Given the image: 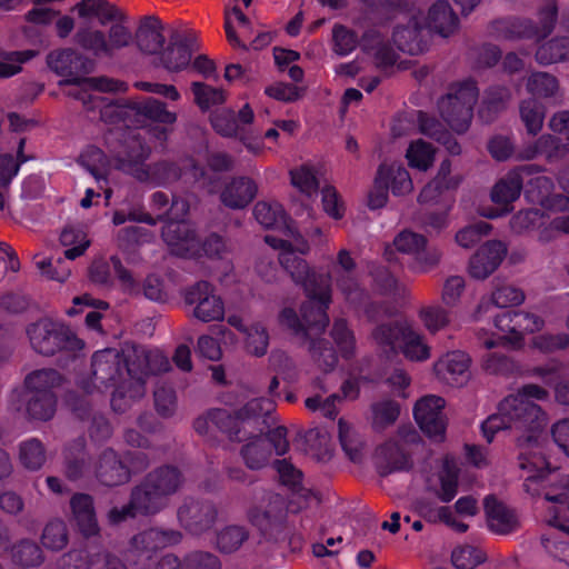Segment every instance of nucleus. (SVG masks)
Segmentation results:
<instances>
[{"instance_id":"obj_1","label":"nucleus","mask_w":569,"mask_h":569,"mask_svg":"<svg viewBox=\"0 0 569 569\" xmlns=\"http://www.w3.org/2000/svg\"><path fill=\"white\" fill-rule=\"evenodd\" d=\"M549 399L547 389L527 383L521 386L517 393L509 395L498 406V412L489 416L481 423L483 438L492 442L497 432L506 429L522 430L517 438L518 466L528 475L526 486L542 480L551 473L550 462L547 460L541 445V432L546 426V417L541 407L532 400L546 401Z\"/></svg>"},{"instance_id":"obj_2","label":"nucleus","mask_w":569,"mask_h":569,"mask_svg":"<svg viewBox=\"0 0 569 569\" xmlns=\"http://www.w3.org/2000/svg\"><path fill=\"white\" fill-rule=\"evenodd\" d=\"M112 150L114 151L117 167L141 182L168 186L190 173L194 181L207 187L212 184V179L208 176L207 169L192 158L163 159L147 166L146 160L150 156V147L141 137H134L130 132L126 136L124 141Z\"/></svg>"},{"instance_id":"obj_3","label":"nucleus","mask_w":569,"mask_h":569,"mask_svg":"<svg viewBox=\"0 0 569 569\" xmlns=\"http://www.w3.org/2000/svg\"><path fill=\"white\" fill-rule=\"evenodd\" d=\"M169 369L170 362L160 351L127 343L120 351L108 348L93 353L91 383L99 391H104L133 376L158 375Z\"/></svg>"},{"instance_id":"obj_4","label":"nucleus","mask_w":569,"mask_h":569,"mask_svg":"<svg viewBox=\"0 0 569 569\" xmlns=\"http://www.w3.org/2000/svg\"><path fill=\"white\" fill-rule=\"evenodd\" d=\"M280 264L296 283L302 286L309 298L300 308L305 335L325 332L330 321L327 312L331 303L330 274L311 270L307 261L292 251L281 254Z\"/></svg>"},{"instance_id":"obj_5","label":"nucleus","mask_w":569,"mask_h":569,"mask_svg":"<svg viewBox=\"0 0 569 569\" xmlns=\"http://www.w3.org/2000/svg\"><path fill=\"white\" fill-rule=\"evenodd\" d=\"M272 410V402L266 398L251 399L233 412L224 408H212L194 419L193 429L209 440L213 438V430H217L231 442H242L250 438L244 423H258L260 419L266 423Z\"/></svg>"},{"instance_id":"obj_6","label":"nucleus","mask_w":569,"mask_h":569,"mask_svg":"<svg viewBox=\"0 0 569 569\" xmlns=\"http://www.w3.org/2000/svg\"><path fill=\"white\" fill-rule=\"evenodd\" d=\"M92 93L87 90H77L70 92V96L82 101L87 111L98 112L99 118L107 124L113 126L104 134L106 146L114 159V151L121 144L126 136L132 133L134 137H141L139 131L134 130L131 101L123 99H109L101 94Z\"/></svg>"},{"instance_id":"obj_7","label":"nucleus","mask_w":569,"mask_h":569,"mask_svg":"<svg viewBox=\"0 0 569 569\" xmlns=\"http://www.w3.org/2000/svg\"><path fill=\"white\" fill-rule=\"evenodd\" d=\"M538 22L528 18L507 17L490 24V33L498 39H529L540 41L549 37L558 21L557 0H543L538 10Z\"/></svg>"},{"instance_id":"obj_8","label":"nucleus","mask_w":569,"mask_h":569,"mask_svg":"<svg viewBox=\"0 0 569 569\" xmlns=\"http://www.w3.org/2000/svg\"><path fill=\"white\" fill-rule=\"evenodd\" d=\"M26 331L32 349L46 357L63 352L74 358L84 347L83 340L69 326L50 318L30 323Z\"/></svg>"},{"instance_id":"obj_9","label":"nucleus","mask_w":569,"mask_h":569,"mask_svg":"<svg viewBox=\"0 0 569 569\" xmlns=\"http://www.w3.org/2000/svg\"><path fill=\"white\" fill-rule=\"evenodd\" d=\"M47 64L56 74L63 78L62 84H89L96 91H113L114 82L107 78H87L94 70L92 59L71 48L53 50L47 56Z\"/></svg>"},{"instance_id":"obj_10","label":"nucleus","mask_w":569,"mask_h":569,"mask_svg":"<svg viewBox=\"0 0 569 569\" xmlns=\"http://www.w3.org/2000/svg\"><path fill=\"white\" fill-rule=\"evenodd\" d=\"M479 90L472 79L463 80L450 88L438 101L442 120L457 133H465L473 117V107L478 101Z\"/></svg>"},{"instance_id":"obj_11","label":"nucleus","mask_w":569,"mask_h":569,"mask_svg":"<svg viewBox=\"0 0 569 569\" xmlns=\"http://www.w3.org/2000/svg\"><path fill=\"white\" fill-rule=\"evenodd\" d=\"M264 505H254L248 510L249 522L258 529L261 537L271 542L287 541L290 536L288 509L281 497L272 492L263 496Z\"/></svg>"},{"instance_id":"obj_12","label":"nucleus","mask_w":569,"mask_h":569,"mask_svg":"<svg viewBox=\"0 0 569 569\" xmlns=\"http://www.w3.org/2000/svg\"><path fill=\"white\" fill-rule=\"evenodd\" d=\"M495 327L503 333L499 337V343L510 345L515 348L522 346L523 336L542 329L545 321L541 317L526 311L501 310L493 315ZM487 349L498 346L495 339H487L483 342Z\"/></svg>"},{"instance_id":"obj_13","label":"nucleus","mask_w":569,"mask_h":569,"mask_svg":"<svg viewBox=\"0 0 569 569\" xmlns=\"http://www.w3.org/2000/svg\"><path fill=\"white\" fill-rule=\"evenodd\" d=\"M546 169L543 166L527 163L515 167L500 178L491 189L490 197L493 203L502 206V213H509L521 194L525 178L539 174Z\"/></svg>"},{"instance_id":"obj_14","label":"nucleus","mask_w":569,"mask_h":569,"mask_svg":"<svg viewBox=\"0 0 569 569\" xmlns=\"http://www.w3.org/2000/svg\"><path fill=\"white\" fill-rule=\"evenodd\" d=\"M218 517L216 505L206 499L187 497L177 511L180 526L189 533L199 536L210 530Z\"/></svg>"},{"instance_id":"obj_15","label":"nucleus","mask_w":569,"mask_h":569,"mask_svg":"<svg viewBox=\"0 0 569 569\" xmlns=\"http://www.w3.org/2000/svg\"><path fill=\"white\" fill-rule=\"evenodd\" d=\"M184 302L193 306V316L202 322L219 321L224 318L222 299L214 293V287L200 280L186 289Z\"/></svg>"},{"instance_id":"obj_16","label":"nucleus","mask_w":569,"mask_h":569,"mask_svg":"<svg viewBox=\"0 0 569 569\" xmlns=\"http://www.w3.org/2000/svg\"><path fill=\"white\" fill-rule=\"evenodd\" d=\"M550 469L551 473L547 475L542 480L530 482L529 489L526 485L525 487L528 492L543 495L547 501L558 505L551 525L569 533V478H561L560 491L556 493L551 488L548 489L547 487L551 479H558L559 473L557 468L550 466Z\"/></svg>"},{"instance_id":"obj_17","label":"nucleus","mask_w":569,"mask_h":569,"mask_svg":"<svg viewBox=\"0 0 569 569\" xmlns=\"http://www.w3.org/2000/svg\"><path fill=\"white\" fill-rule=\"evenodd\" d=\"M443 398L429 395L419 399L413 407V418L420 430L430 439L442 441L446 433Z\"/></svg>"},{"instance_id":"obj_18","label":"nucleus","mask_w":569,"mask_h":569,"mask_svg":"<svg viewBox=\"0 0 569 569\" xmlns=\"http://www.w3.org/2000/svg\"><path fill=\"white\" fill-rule=\"evenodd\" d=\"M398 251L412 256L411 268L416 272H427L439 261V253L436 250H428L425 236L405 230L393 240Z\"/></svg>"},{"instance_id":"obj_19","label":"nucleus","mask_w":569,"mask_h":569,"mask_svg":"<svg viewBox=\"0 0 569 569\" xmlns=\"http://www.w3.org/2000/svg\"><path fill=\"white\" fill-rule=\"evenodd\" d=\"M182 535L174 529L149 528L134 535L130 541V551L138 558L150 560L158 550L181 541Z\"/></svg>"},{"instance_id":"obj_20","label":"nucleus","mask_w":569,"mask_h":569,"mask_svg":"<svg viewBox=\"0 0 569 569\" xmlns=\"http://www.w3.org/2000/svg\"><path fill=\"white\" fill-rule=\"evenodd\" d=\"M94 475L106 487H118L131 480V470L112 448L103 449L98 456Z\"/></svg>"},{"instance_id":"obj_21","label":"nucleus","mask_w":569,"mask_h":569,"mask_svg":"<svg viewBox=\"0 0 569 569\" xmlns=\"http://www.w3.org/2000/svg\"><path fill=\"white\" fill-rule=\"evenodd\" d=\"M9 405L16 411L24 410L31 420L48 421L56 412L57 396L56 393L38 392L34 395H19L11 392Z\"/></svg>"},{"instance_id":"obj_22","label":"nucleus","mask_w":569,"mask_h":569,"mask_svg":"<svg viewBox=\"0 0 569 569\" xmlns=\"http://www.w3.org/2000/svg\"><path fill=\"white\" fill-rule=\"evenodd\" d=\"M194 43L196 34L193 32L174 30L170 36L169 44L161 51L162 66L174 72L186 69L191 62Z\"/></svg>"},{"instance_id":"obj_23","label":"nucleus","mask_w":569,"mask_h":569,"mask_svg":"<svg viewBox=\"0 0 569 569\" xmlns=\"http://www.w3.org/2000/svg\"><path fill=\"white\" fill-rule=\"evenodd\" d=\"M471 359L460 350L451 351L442 356L435 363V373L445 383L452 387L463 386L469 377Z\"/></svg>"},{"instance_id":"obj_24","label":"nucleus","mask_w":569,"mask_h":569,"mask_svg":"<svg viewBox=\"0 0 569 569\" xmlns=\"http://www.w3.org/2000/svg\"><path fill=\"white\" fill-rule=\"evenodd\" d=\"M507 248L499 240L483 243L470 258L469 274L475 279L488 278L502 262Z\"/></svg>"},{"instance_id":"obj_25","label":"nucleus","mask_w":569,"mask_h":569,"mask_svg":"<svg viewBox=\"0 0 569 569\" xmlns=\"http://www.w3.org/2000/svg\"><path fill=\"white\" fill-rule=\"evenodd\" d=\"M429 31L412 17L406 26H397L392 32L395 46L410 56H418L428 50Z\"/></svg>"},{"instance_id":"obj_26","label":"nucleus","mask_w":569,"mask_h":569,"mask_svg":"<svg viewBox=\"0 0 569 569\" xmlns=\"http://www.w3.org/2000/svg\"><path fill=\"white\" fill-rule=\"evenodd\" d=\"M72 519L81 536L96 537L100 532L93 497L84 492H76L70 498Z\"/></svg>"},{"instance_id":"obj_27","label":"nucleus","mask_w":569,"mask_h":569,"mask_svg":"<svg viewBox=\"0 0 569 569\" xmlns=\"http://www.w3.org/2000/svg\"><path fill=\"white\" fill-rule=\"evenodd\" d=\"M569 153V142L552 134H542L536 141L525 146L516 153L517 160H533L543 156L550 163L563 159Z\"/></svg>"},{"instance_id":"obj_28","label":"nucleus","mask_w":569,"mask_h":569,"mask_svg":"<svg viewBox=\"0 0 569 569\" xmlns=\"http://www.w3.org/2000/svg\"><path fill=\"white\" fill-rule=\"evenodd\" d=\"M159 218L166 219V224L161 231L163 241L177 253L188 257L190 250L194 247L196 233L183 221L177 220L168 211L160 214Z\"/></svg>"},{"instance_id":"obj_29","label":"nucleus","mask_w":569,"mask_h":569,"mask_svg":"<svg viewBox=\"0 0 569 569\" xmlns=\"http://www.w3.org/2000/svg\"><path fill=\"white\" fill-rule=\"evenodd\" d=\"M161 20L156 16H146L141 19L133 42L139 50L147 54H156L163 50L164 36Z\"/></svg>"},{"instance_id":"obj_30","label":"nucleus","mask_w":569,"mask_h":569,"mask_svg":"<svg viewBox=\"0 0 569 569\" xmlns=\"http://www.w3.org/2000/svg\"><path fill=\"white\" fill-rule=\"evenodd\" d=\"M487 525L490 531L498 535H508L518 527V520L512 510L489 495L483 500Z\"/></svg>"},{"instance_id":"obj_31","label":"nucleus","mask_w":569,"mask_h":569,"mask_svg":"<svg viewBox=\"0 0 569 569\" xmlns=\"http://www.w3.org/2000/svg\"><path fill=\"white\" fill-rule=\"evenodd\" d=\"M131 106L136 131H138L147 120L164 124H172L177 120L176 113L168 111L164 102L153 98H147L138 102L131 101Z\"/></svg>"},{"instance_id":"obj_32","label":"nucleus","mask_w":569,"mask_h":569,"mask_svg":"<svg viewBox=\"0 0 569 569\" xmlns=\"http://www.w3.org/2000/svg\"><path fill=\"white\" fill-rule=\"evenodd\" d=\"M150 375L133 376V378L112 387L113 391L110 399L112 410L118 413H123L131 407L133 401L142 398L146 393V379Z\"/></svg>"},{"instance_id":"obj_33","label":"nucleus","mask_w":569,"mask_h":569,"mask_svg":"<svg viewBox=\"0 0 569 569\" xmlns=\"http://www.w3.org/2000/svg\"><path fill=\"white\" fill-rule=\"evenodd\" d=\"M257 183L248 177L233 178L221 191V202L230 209H243L256 198Z\"/></svg>"},{"instance_id":"obj_34","label":"nucleus","mask_w":569,"mask_h":569,"mask_svg":"<svg viewBox=\"0 0 569 569\" xmlns=\"http://www.w3.org/2000/svg\"><path fill=\"white\" fill-rule=\"evenodd\" d=\"M459 27V18L446 0H438L428 11L426 28L428 31L447 38Z\"/></svg>"},{"instance_id":"obj_35","label":"nucleus","mask_w":569,"mask_h":569,"mask_svg":"<svg viewBox=\"0 0 569 569\" xmlns=\"http://www.w3.org/2000/svg\"><path fill=\"white\" fill-rule=\"evenodd\" d=\"M130 498L140 516H153L167 507L168 501L144 477L130 491Z\"/></svg>"},{"instance_id":"obj_36","label":"nucleus","mask_w":569,"mask_h":569,"mask_svg":"<svg viewBox=\"0 0 569 569\" xmlns=\"http://www.w3.org/2000/svg\"><path fill=\"white\" fill-rule=\"evenodd\" d=\"M144 477L167 501L168 498L177 493L184 483V475L182 471L177 466L170 463L154 468Z\"/></svg>"},{"instance_id":"obj_37","label":"nucleus","mask_w":569,"mask_h":569,"mask_svg":"<svg viewBox=\"0 0 569 569\" xmlns=\"http://www.w3.org/2000/svg\"><path fill=\"white\" fill-rule=\"evenodd\" d=\"M61 382L62 376L58 370L51 368L38 369L27 375L22 388L13 389L12 392H19V395H34L44 391L54 393L53 389L59 387Z\"/></svg>"},{"instance_id":"obj_38","label":"nucleus","mask_w":569,"mask_h":569,"mask_svg":"<svg viewBox=\"0 0 569 569\" xmlns=\"http://www.w3.org/2000/svg\"><path fill=\"white\" fill-rule=\"evenodd\" d=\"M409 327L410 325L407 321L401 320L382 322L373 328L371 337L386 352H393L396 347L401 345Z\"/></svg>"},{"instance_id":"obj_39","label":"nucleus","mask_w":569,"mask_h":569,"mask_svg":"<svg viewBox=\"0 0 569 569\" xmlns=\"http://www.w3.org/2000/svg\"><path fill=\"white\" fill-rule=\"evenodd\" d=\"M510 97L511 92L505 86L489 87L483 94L478 110L481 121L485 123H491L497 116L506 109Z\"/></svg>"},{"instance_id":"obj_40","label":"nucleus","mask_w":569,"mask_h":569,"mask_svg":"<svg viewBox=\"0 0 569 569\" xmlns=\"http://www.w3.org/2000/svg\"><path fill=\"white\" fill-rule=\"evenodd\" d=\"M11 561L23 568L40 567L44 561V556L40 546L29 538H22L11 545Z\"/></svg>"},{"instance_id":"obj_41","label":"nucleus","mask_w":569,"mask_h":569,"mask_svg":"<svg viewBox=\"0 0 569 569\" xmlns=\"http://www.w3.org/2000/svg\"><path fill=\"white\" fill-rule=\"evenodd\" d=\"M377 456L385 461L383 475L409 471L412 468V460L403 449L393 441H387L378 447Z\"/></svg>"},{"instance_id":"obj_42","label":"nucleus","mask_w":569,"mask_h":569,"mask_svg":"<svg viewBox=\"0 0 569 569\" xmlns=\"http://www.w3.org/2000/svg\"><path fill=\"white\" fill-rule=\"evenodd\" d=\"M535 57L541 66L569 61V37H555L540 44Z\"/></svg>"},{"instance_id":"obj_43","label":"nucleus","mask_w":569,"mask_h":569,"mask_svg":"<svg viewBox=\"0 0 569 569\" xmlns=\"http://www.w3.org/2000/svg\"><path fill=\"white\" fill-rule=\"evenodd\" d=\"M253 216L259 224L266 229H281L287 227V213L279 202L259 201L253 208Z\"/></svg>"},{"instance_id":"obj_44","label":"nucleus","mask_w":569,"mask_h":569,"mask_svg":"<svg viewBox=\"0 0 569 569\" xmlns=\"http://www.w3.org/2000/svg\"><path fill=\"white\" fill-rule=\"evenodd\" d=\"M240 456L247 468L260 470L268 465L271 457V448L264 439L256 437L252 441L242 446Z\"/></svg>"},{"instance_id":"obj_45","label":"nucleus","mask_w":569,"mask_h":569,"mask_svg":"<svg viewBox=\"0 0 569 569\" xmlns=\"http://www.w3.org/2000/svg\"><path fill=\"white\" fill-rule=\"evenodd\" d=\"M86 440L77 438L66 449V475L70 480H78L83 477L87 470Z\"/></svg>"},{"instance_id":"obj_46","label":"nucleus","mask_w":569,"mask_h":569,"mask_svg":"<svg viewBox=\"0 0 569 569\" xmlns=\"http://www.w3.org/2000/svg\"><path fill=\"white\" fill-rule=\"evenodd\" d=\"M525 300L522 290L513 286H501L496 288L491 293L489 300L482 299L478 306V312L487 311L489 305H492L501 310H507L508 307L518 306Z\"/></svg>"},{"instance_id":"obj_47","label":"nucleus","mask_w":569,"mask_h":569,"mask_svg":"<svg viewBox=\"0 0 569 569\" xmlns=\"http://www.w3.org/2000/svg\"><path fill=\"white\" fill-rule=\"evenodd\" d=\"M74 42L96 58H108L107 37L101 30L80 28L74 34Z\"/></svg>"},{"instance_id":"obj_48","label":"nucleus","mask_w":569,"mask_h":569,"mask_svg":"<svg viewBox=\"0 0 569 569\" xmlns=\"http://www.w3.org/2000/svg\"><path fill=\"white\" fill-rule=\"evenodd\" d=\"M38 50L0 51V80L9 79L22 70V64L38 56Z\"/></svg>"},{"instance_id":"obj_49","label":"nucleus","mask_w":569,"mask_h":569,"mask_svg":"<svg viewBox=\"0 0 569 569\" xmlns=\"http://www.w3.org/2000/svg\"><path fill=\"white\" fill-rule=\"evenodd\" d=\"M520 118L529 134L536 136L542 128L545 120V107L543 104L535 99L529 98L521 101Z\"/></svg>"},{"instance_id":"obj_50","label":"nucleus","mask_w":569,"mask_h":569,"mask_svg":"<svg viewBox=\"0 0 569 569\" xmlns=\"http://www.w3.org/2000/svg\"><path fill=\"white\" fill-rule=\"evenodd\" d=\"M69 542L67 525L61 519L49 521L41 533L42 546L51 551L62 550Z\"/></svg>"},{"instance_id":"obj_51","label":"nucleus","mask_w":569,"mask_h":569,"mask_svg":"<svg viewBox=\"0 0 569 569\" xmlns=\"http://www.w3.org/2000/svg\"><path fill=\"white\" fill-rule=\"evenodd\" d=\"M379 168H383L385 179L389 190L395 196H403L412 190V180L408 170L400 164L381 163Z\"/></svg>"},{"instance_id":"obj_52","label":"nucleus","mask_w":569,"mask_h":569,"mask_svg":"<svg viewBox=\"0 0 569 569\" xmlns=\"http://www.w3.org/2000/svg\"><path fill=\"white\" fill-rule=\"evenodd\" d=\"M249 538V532L243 526L230 525L217 533L216 545L220 552L231 553L237 551Z\"/></svg>"},{"instance_id":"obj_53","label":"nucleus","mask_w":569,"mask_h":569,"mask_svg":"<svg viewBox=\"0 0 569 569\" xmlns=\"http://www.w3.org/2000/svg\"><path fill=\"white\" fill-rule=\"evenodd\" d=\"M226 250V241L222 236L211 232L203 239L194 237V247L189 252L190 258L207 257L210 259L221 258Z\"/></svg>"},{"instance_id":"obj_54","label":"nucleus","mask_w":569,"mask_h":569,"mask_svg":"<svg viewBox=\"0 0 569 569\" xmlns=\"http://www.w3.org/2000/svg\"><path fill=\"white\" fill-rule=\"evenodd\" d=\"M19 459L21 465L29 470H39L46 461V449L37 438H30L20 443Z\"/></svg>"},{"instance_id":"obj_55","label":"nucleus","mask_w":569,"mask_h":569,"mask_svg":"<svg viewBox=\"0 0 569 569\" xmlns=\"http://www.w3.org/2000/svg\"><path fill=\"white\" fill-rule=\"evenodd\" d=\"M408 164L420 171L428 170L435 160V149L431 143L421 139L412 141L406 152Z\"/></svg>"},{"instance_id":"obj_56","label":"nucleus","mask_w":569,"mask_h":569,"mask_svg":"<svg viewBox=\"0 0 569 569\" xmlns=\"http://www.w3.org/2000/svg\"><path fill=\"white\" fill-rule=\"evenodd\" d=\"M309 350L313 360L323 371L329 372L337 366L338 356L330 341L323 338L311 340Z\"/></svg>"},{"instance_id":"obj_57","label":"nucleus","mask_w":569,"mask_h":569,"mask_svg":"<svg viewBox=\"0 0 569 569\" xmlns=\"http://www.w3.org/2000/svg\"><path fill=\"white\" fill-rule=\"evenodd\" d=\"M400 348L403 356L409 360L423 361L430 356V349L423 342L422 336L416 332L411 327L407 330Z\"/></svg>"},{"instance_id":"obj_58","label":"nucleus","mask_w":569,"mask_h":569,"mask_svg":"<svg viewBox=\"0 0 569 569\" xmlns=\"http://www.w3.org/2000/svg\"><path fill=\"white\" fill-rule=\"evenodd\" d=\"M191 90L194 96V102L203 111L209 110L212 106L222 104L226 100L222 89L211 87L203 82H192Z\"/></svg>"},{"instance_id":"obj_59","label":"nucleus","mask_w":569,"mask_h":569,"mask_svg":"<svg viewBox=\"0 0 569 569\" xmlns=\"http://www.w3.org/2000/svg\"><path fill=\"white\" fill-rule=\"evenodd\" d=\"M331 337L345 359H350L355 353L356 339L346 319L335 320Z\"/></svg>"},{"instance_id":"obj_60","label":"nucleus","mask_w":569,"mask_h":569,"mask_svg":"<svg viewBox=\"0 0 569 569\" xmlns=\"http://www.w3.org/2000/svg\"><path fill=\"white\" fill-rule=\"evenodd\" d=\"M246 350L254 357H263L269 347V333L267 328L260 323H252L246 332Z\"/></svg>"},{"instance_id":"obj_61","label":"nucleus","mask_w":569,"mask_h":569,"mask_svg":"<svg viewBox=\"0 0 569 569\" xmlns=\"http://www.w3.org/2000/svg\"><path fill=\"white\" fill-rule=\"evenodd\" d=\"M332 50L339 57L350 54L358 46V34L355 30L337 23L332 28Z\"/></svg>"},{"instance_id":"obj_62","label":"nucleus","mask_w":569,"mask_h":569,"mask_svg":"<svg viewBox=\"0 0 569 569\" xmlns=\"http://www.w3.org/2000/svg\"><path fill=\"white\" fill-rule=\"evenodd\" d=\"M526 87L533 96L552 97L558 90V80L547 72H533L528 78Z\"/></svg>"},{"instance_id":"obj_63","label":"nucleus","mask_w":569,"mask_h":569,"mask_svg":"<svg viewBox=\"0 0 569 569\" xmlns=\"http://www.w3.org/2000/svg\"><path fill=\"white\" fill-rule=\"evenodd\" d=\"M133 42V36L123 22L113 23L108 30L107 48L108 58H113L116 53Z\"/></svg>"},{"instance_id":"obj_64","label":"nucleus","mask_w":569,"mask_h":569,"mask_svg":"<svg viewBox=\"0 0 569 569\" xmlns=\"http://www.w3.org/2000/svg\"><path fill=\"white\" fill-rule=\"evenodd\" d=\"M543 223V213L539 209L535 208L520 210L513 214L510 220L511 229L516 233H522L535 228H540Z\"/></svg>"}]
</instances>
